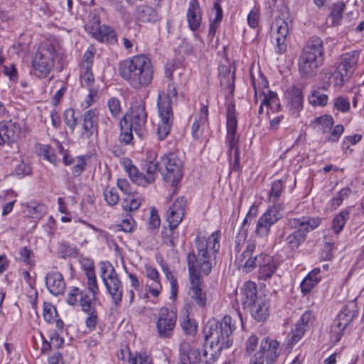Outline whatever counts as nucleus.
<instances>
[{
	"label": "nucleus",
	"mask_w": 364,
	"mask_h": 364,
	"mask_svg": "<svg viewBox=\"0 0 364 364\" xmlns=\"http://www.w3.org/2000/svg\"><path fill=\"white\" fill-rule=\"evenodd\" d=\"M235 322L229 315H225L221 321L208 322L204 329L205 341L209 343L208 348L201 351L195 343L183 341L179 346L178 364H214L223 348L232 346V332L235 331Z\"/></svg>",
	"instance_id": "obj_1"
},
{
	"label": "nucleus",
	"mask_w": 364,
	"mask_h": 364,
	"mask_svg": "<svg viewBox=\"0 0 364 364\" xmlns=\"http://www.w3.org/2000/svg\"><path fill=\"white\" fill-rule=\"evenodd\" d=\"M221 232L216 230L210 235L198 233L195 240L196 250L187 255L190 287L188 295L196 304L202 309L207 306L206 293L201 289L200 274L208 275L215 264L216 255L220 250Z\"/></svg>",
	"instance_id": "obj_2"
},
{
	"label": "nucleus",
	"mask_w": 364,
	"mask_h": 364,
	"mask_svg": "<svg viewBox=\"0 0 364 364\" xmlns=\"http://www.w3.org/2000/svg\"><path fill=\"white\" fill-rule=\"evenodd\" d=\"M119 76L133 88L147 87L152 81L154 68L145 55H136L119 63Z\"/></svg>",
	"instance_id": "obj_3"
},
{
	"label": "nucleus",
	"mask_w": 364,
	"mask_h": 364,
	"mask_svg": "<svg viewBox=\"0 0 364 364\" xmlns=\"http://www.w3.org/2000/svg\"><path fill=\"white\" fill-rule=\"evenodd\" d=\"M255 247L254 242H248L245 250L237 257V259L239 264L243 267L244 271L247 272H251L254 268L258 267V278L265 281L272 277L277 268V263L272 256L267 254H260L252 257Z\"/></svg>",
	"instance_id": "obj_4"
},
{
	"label": "nucleus",
	"mask_w": 364,
	"mask_h": 364,
	"mask_svg": "<svg viewBox=\"0 0 364 364\" xmlns=\"http://www.w3.org/2000/svg\"><path fill=\"white\" fill-rule=\"evenodd\" d=\"M323 60V41L317 36L310 38L299 58L298 66L300 75L302 77L314 75Z\"/></svg>",
	"instance_id": "obj_5"
},
{
	"label": "nucleus",
	"mask_w": 364,
	"mask_h": 364,
	"mask_svg": "<svg viewBox=\"0 0 364 364\" xmlns=\"http://www.w3.org/2000/svg\"><path fill=\"white\" fill-rule=\"evenodd\" d=\"M322 222L318 217L303 216L288 219L287 227L294 231L286 237V245L291 251L296 250L303 244L307 237V234L318 228Z\"/></svg>",
	"instance_id": "obj_6"
},
{
	"label": "nucleus",
	"mask_w": 364,
	"mask_h": 364,
	"mask_svg": "<svg viewBox=\"0 0 364 364\" xmlns=\"http://www.w3.org/2000/svg\"><path fill=\"white\" fill-rule=\"evenodd\" d=\"M178 92L173 84L168 85L167 92L158 95L157 107L159 117L157 135L160 140H164L170 133L173 122L171 107V97H177Z\"/></svg>",
	"instance_id": "obj_7"
},
{
	"label": "nucleus",
	"mask_w": 364,
	"mask_h": 364,
	"mask_svg": "<svg viewBox=\"0 0 364 364\" xmlns=\"http://www.w3.org/2000/svg\"><path fill=\"white\" fill-rule=\"evenodd\" d=\"M241 301L244 308L250 310L252 316L257 321H265L269 316V304L262 296H257V286L252 282L245 283L242 290Z\"/></svg>",
	"instance_id": "obj_8"
},
{
	"label": "nucleus",
	"mask_w": 364,
	"mask_h": 364,
	"mask_svg": "<svg viewBox=\"0 0 364 364\" xmlns=\"http://www.w3.org/2000/svg\"><path fill=\"white\" fill-rule=\"evenodd\" d=\"M156 156L154 152H150L147 160L141 164L143 172H140L130 160L126 159L123 162L124 171L133 183L138 186H146L156 180L159 170V162L155 159Z\"/></svg>",
	"instance_id": "obj_9"
},
{
	"label": "nucleus",
	"mask_w": 364,
	"mask_h": 364,
	"mask_svg": "<svg viewBox=\"0 0 364 364\" xmlns=\"http://www.w3.org/2000/svg\"><path fill=\"white\" fill-rule=\"evenodd\" d=\"M227 141L228 143V159L230 168L233 171H239L240 151L238 149L239 136L236 134L237 121L234 102H229L227 106Z\"/></svg>",
	"instance_id": "obj_10"
},
{
	"label": "nucleus",
	"mask_w": 364,
	"mask_h": 364,
	"mask_svg": "<svg viewBox=\"0 0 364 364\" xmlns=\"http://www.w3.org/2000/svg\"><path fill=\"white\" fill-rule=\"evenodd\" d=\"M100 276L110 296L112 303L119 306L123 296V285L112 264L109 262H101L100 264Z\"/></svg>",
	"instance_id": "obj_11"
},
{
	"label": "nucleus",
	"mask_w": 364,
	"mask_h": 364,
	"mask_svg": "<svg viewBox=\"0 0 364 364\" xmlns=\"http://www.w3.org/2000/svg\"><path fill=\"white\" fill-rule=\"evenodd\" d=\"M55 54V48L52 44H41L32 61V73L39 78L46 77L54 66Z\"/></svg>",
	"instance_id": "obj_12"
},
{
	"label": "nucleus",
	"mask_w": 364,
	"mask_h": 364,
	"mask_svg": "<svg viewBox=\"0 0 364 364\" xmlns=\"http://www.w3.org/2000/svg\"><path fill=\"white\" fill-rule=\"evenodd\" d=\"M283 210L282 204L270 206L259 218L256 225V235L260 237L267 236L271 227L283 217Z\"/></svg>",
	"instance_id": "obj_13"
},
{
	"label": "nucleus",
	"mask_w": 364,
	"mask_h": 364,
	"mask_svg": "<svg viewBox=\"0 0 364 364\" xmlns=\"http://www.w3.org/2000/svg\"><path fill=\"white\" fill-rule=\"evenodd\" d=\"M164 170L161 171L164 179L174 186L183 176L182 162L175 153H169L161 158Z\"/></svg>",
	"instance_id": "obj_14"
},
{
	"label": "nucleus",
	"mask_w": 364,
	"mask_h": 364,
	"mask_svg": "<svg viewBox=\"0 0 364 364\" xmlns=\"http://www.w3.org/2000/svg\"><path fill=\"white\" fill-rule=\"evenodd\" d=\"M291 27V20L279 18L274 21L272 26V40L277 54H283L287 50V38Z\"/></svg>",
	"instance_id": "obj_15"
},
{
	"label": "nucleus",
	"mask_w": 364,
	"mask_h": 364,
	"mask_svg": "<svg viewBox=\"0 0 364 364\" xmlns=\"http://www.w3.org/2000/svg\"><path fill=\"white\" fill-rule=\"evenodd\" d=\"M279 343L276 340L264 338L260 343L259 350L251 358L250 364H263L264 358L267 364L274 363L279 355Z\"/></svg>",
	"instance_id": "obj_16"
},
{
	"label": "nucleus",
	"mask_w": 364,
	"mask_h": 364,
	"mask_svg": "<svg viewBox=\"0 0 364 364\" xmlns=\"http://www.w3.org/2000/svg\"><path fill=\"white\" fill-rule=\"evenodd\" d=\"M99 112L97 109H90L85 111L78 123L79 140L87 141L92 136L98 134Z\"/></svg>",
	"instance_id": "obj_17"
},
{
	"label": "nucleus",
	"mask_w": 364,
	"mask_h": 364,
	"mask_svg": "<svg viewBox=\"0 0 364 364\" xmlns=\"http://www.w3.org/2000/svg\"><path fill=\"white\" fill-rule=\"evenodd\" d=\"M177 321V312L173 309L162 307L158 314L156 328L160 338H169L173 331Z\"/></svg>",
	"instance_id": "obj_18"
},
{
	"label": "nucleus",
	"mask_w": 364,
	"mask_h": 364,
	"mask_svg": "<svg viewBox=\"0 0 364 364\" xmlns=\"http://www.w3.org/2000/svg\"><path fill=\"white\" fill-rule=\"evenodd\" d=\"M85 29L93 38L98 41L109 44H115L117 38L115 31L109 26L100 25L99 18H93L92 21L85 26Z\"/></svg>",
	"instance_id": "obj_19"
},
{
	"label": "nucleus",
	"mask_w": 364,
	"mask_h": 364,
	"mask_svg": "<svg viewBox=\"0 0 364 364\" xmlns=\"http://www.w3.org/2000/svg\"><path fill=\"white\" fill-rule=\"evenodd\" d=\"M126 118L128 126L132 128L137 135L141 136L147 118L144 102H141L134 105L132 107L130 114H127L122 120H125Z\"/></svg>",
	"instance_id": "obj_20"
},
{
	"label": "nucleus",
	"mask_w": 364,
	"mask_h": 364,
	"mask_svg": "<svg viewBox=\"0 0 364 364\" xmlns=\"http://www.w3.org/2000/svg\"><path fill=\"white\" fill-rule=\"evenodd\" d=\"M186 207V199L184 197L178 198L169 207L166 213V220L171 229L177 228L183 220Z\"/></svg>",
	"instance_id": "obj_21"
},
{
	"label": "nucleus",
	"mask_w": 364,
	"mask_h": 364,
	"mask_svg": "<svg viewBox=\"0 0 364 364\" xmlns=\"http://www.w3.org/2000/svg\"><path fill=\"white\" fill-rule=\"evenodd\" d=\"M189 28L192 31L198 30L202 23V12L198 0H191L186 13Z\"/></svg>",
	"instance_id": "obj_22"
},
{
	"label": "nucleus",
	"mask_w": 364,
	"mask_h": 364,
	"mask_svg": "<svg viewBox=\"0 0 364 364\" xmlns=\"http://www.w3.org/2000/svg\"><path fill=\"white\" fill-rule=\"evenodd\" d=\"M46 284L50 293L55 296L63 294L66 287L63 275L53 271L46 274Z\"/></svg>",
	"instance_id": "obj_23"
},
{
	"label": "nucleus",
	"mask_w": 364,
	"mask_h": 364,
	"mask_svg": "<svg viewBox=\"0 0 364 364\" xmlns=\"http://www.w3.org/2000/svg\"><path fill=\"white\" fill-rule=\"evenodd\" d=\"M19 132V126L16 122H12L11 120L0 122V146L15 141Z\"/></svg>",
	"instance_id": "obj_24"
},
{
	"label": "nucleus",
	"mask_w": 364,
	"mask_h": 364,
	"mask_svg": "<svg viewBox=\"0 0 364 364\" xmlns=\"http://www.w3.org/2000/svg\"><path fill=\"white\" fill-rule=\"evenodd\" d=\"M134 16L137 21L143 23L156 22L159 19V15L155 9L146 4L136 6Z\"/></svg>",
	"instance_id": "obj_25"
},
{
	"label": "nucleus",
	"mask_w": 364,
	"mask_h": 364,
	"mask_svg": "<svg viewBox=\"0 0 364 364\" xmlns=\"http://www.w3.org/2000/svg\"><path fill=\"white\" fill-rule=\"evenodd\" d=\"M288 95L290 100V111L293 114L299 116V112L303 109V92L300 88L292 86L289 88Z\"/></svg>",
	"instance_id": "obj_26"
},
{
	"label": "nucleus",
	"mask_w": 364,
	"mask_h": 364,
	"mask_svg": "<svg viewBox=\"0 0 364 364\" xmlns=\"http://www.w3.org/2000/svg\"><path fill=\"white\" fill-rule=\"evenodd\" d=\"M359 52L353 50L343 54V70L345 74H343V81L344 77L349 79L357 68Z\"/></svg>",
	"instance_id": "obj_27"
},
{
	"label": "nucleus",
	"mask_w": 364,
	"mask_h": 364,
	"mask_svg": "<svg viewBox=\"0 0 364 364\" xmlns=\"http://www.w3.org/2000/svg\"><path fill=\"white\" fill-rule=\"evenodd\" d=\"M208 107L207 105L201 104L199 114L195 119L192 125L191 134L195 139H199L203 131V127L208 122Z\"/></svg>",
	"instance_id": "obj_28"
},
{
	"label": "nucleus",
	"mask_w": 364,
	"mask_h": 364,
	"mask_svg": "<svg viewBox=\"0 0 364 364\" xmlns=\"http://www.w3.org/2000/svg\"><path fill=\"white\" fill-rule=\"evenodd\" d=\"M212 15L214 16L210 17L208 29V38L210 40L213 39L223 17V12L218 1H215L213 4Z\"/></svg>",
	"instance_id": "obj_29"
},
{
	"label": "nucleus",
	"mask_w": 364,
	"mask_h": 364,
	"mask_svg": "<svg viewBox=\"0 0 364 364\" xmlns=\"http://www.w3.org/2000/svg\"><path fill=\"white\" fill-rule=\"evenodd\" d=\"M320 269L318 268H314L302 280L300 287L303 294H309L318 283L320 280V277H318Z\"/></svg>",
	"instance_id": "obj_30"
},
{
	"label": "nucleus",
	"mask_w": 364,
	"mask_h": 364,
	"mask_svg": "<svg viewBox=\"0 0 364 364\" xmlns=\"http://www.w3.org/2000/svg\"><path fill=\"white\" fill-rule=\"evenodd\" d=\"M333 119L330 115H323L315 118L311 122V126L318 132L326 133L331 130Z\"/></svg>",
	"instance_id": "obj_31"
},
{
	"label": "nucleus",
	"mask_w": 364,
	"mask_h": 364,
	"mask_svg": "<svg viewBox=\"0 0 364 364\" xmlns=\"http://www.w3.org/2000/svg\"><path fill=\"white\" fill-rule=\"evenodd\" d=\"M307 100L313 107H324L327 105L328 96L323 93L319 87L314 86L311 87Z\"/></svg>",
	"instance_id": "obj_32"
},
{
	"label": "nucleus",
	"mask_w": 364,
	"mask_h": 364,
	"mask_svg": "<svg viewBox=\"0 0 364 364\" xmlns=\"http://www.w3.org/2000/svg\"><path fill=\"white\" fill-rule=\"evenodd\" d=\"M262 105L269 108L273 112H279L281 110L279 100L275 92H272L268 88H266V90L262 92Z\"/></svg>",
	"instance_id": "obj_33"
},
{
	"label": "nucleus",
	"mask_w": 364,
	"mask_h": 364,
	"mask_svg": "<svg viewBox=\"0 0 364 364\" xmlns=\"http://www.w3.org/2000/svg\"><path fill=\"white\" fill-rule=\"evenodd\" d=\"M142 198L137 192L128 194L122 200V208L127 213L136 210L141 205Z\"/></svg>",
	"instance_id": "obj_34"
},
{
	"label": "nucleus",
	"mask_w": 364,
	"mask_h": 364,
	"mask_svg": "<svg viewBox=\"0 0 364 364\" xmlns=\"http://www.w3.org/2000/svg\"><path fill=\"white\" fill-rule=\"evenodd\" d=\"M223 71L220 70L219 74L220 85L223 88L228 89L230 93L232 94L234 90L235 76L234 73H231L230 70L223 67Z\"/></svg>",
	"instance_id": "obj_35"
},
{
	"label": "nucleus",
	"mask_w": 364,
	"mask_h": 364,
	"mask_svg": "<svg viewBox=\"0 0 364 364\" xmlns=\"http://www.w3.org/2000/svg\"><path fill=\"white\" fill-rule=\"evenodd\" d=\"M284 190V185L282 180H275L272 182L271 188L268 193L269 200L273 205L278 204L277 201Z\"/></svg>",
	"instance_id": "obj_36"
},
{
	"label": "nucleus",
	"mask_w": 364,
	"mask_h": 364,
	"mask_svg": "<svg viewBox=\"0 0 364 364\" xmlns=\"http://www.w3.org/2000/svg\"><path fill=\"white\" fill-rule=\"evenodd\" d=\"M95 299L96 296L84 291L80 299V305L85 313L96 311L95 307Z\"/></svg>",
	"instance_id": "obj_37"
},
{
	"label": "nucleus",
	"mask_w": 364,
	"mask_h": 364,
	"mask_svg": "<svg viewBox=\"0 0 364 364\" xmlns=\"http://www.w3.org/2000/svg\"><path fill=\"white\" fill-rule=\"evenodd\" d=\"M121 134L119 136V142L124 145L129 144L133 139L132 132L134 129L128 126L127 118L125 120L120 121Z\"/></svg>",
	"instance_id": "obj_38"
},
{
	"label": "nucleus",
	"mask_w": 364,
	"mask_h": 364,
	"mask_svg": "<svg viewBox=\"0 0 364 364\" xmlns=\"http://www.w3.org/2000/svg\"><path fill=\"white\" fill-rule=\"evenodd\" d=\"M33 258L34 254L31 250L26 247H22L18 250V259L31 267L35 264Z\"/></svg>",
	"instance_id": "obj_39"
},
{
	"label": "nucleus",
	"mask_w": 364,
	"mask_h": 364,
	"mask_svg": "<svg viewBox=\"0 0 364 364\" xmlns=\"http://www.w3.org/2000/svg\"><path fill=\"white\" fill-rule=\"evenodd\" d=\"M104 198L109 205L114 206L117 205L119 199L117 188L114 187H107L104 190Z\"/></svg>",
	"instance_id": "obj_40"
},
{
	"label": "nucleus",
	"mask_w": 364,
	"mask_h": 364,
	"mask_svg": "<svg viewBox=\"0 0 364 364\" xmlns=\"http://www.w3.org/2000/svg\"><path fill=\"white\" fill-rule=\"evenodd\" d=\"M306 329L307 328L301 326V324L296 323L295 324L294 329L291 331V335H289L288 336V342L291 345L298 343L304 335Z\"/></svg>",
	"instance_id": "obj_41"
},
{
	"label": "nucleus",
	"mask_w": 364,
	"mask_h": 364,
	"mask_svg": "<svg viewBox=\"0 0 364 364\" xmlns=\"http://www.w3.org/2000/svg\"><path fill=\"white\" fill-rule=\"evenodd\" d=\"M330 9L329 19L331 21L332 25H340L341 21V3L337 2L332 4Z\"/></svg>",
	"instance_id": "obj_42"
},
{
	"label": "nucleus",
	"mask_w": 364,
	"mask_h": 364,
	"mask_svg": "<svg viewBox=\"0 0 364 364\" xmlns=\"http://www.w3.org/2000/svg\"><path fill=\"white\" fill-rule=\"evenodd\" d=\"M129 364H152V358L146 353H136L134 355L130 354L128 359Z\"/></svg>",
	"instance_id": "obj_43"
},
{
	"label": "nucleus",
	"mask_w": 364,
	"mask_h": 364,
	"mask_svg": "<svg viewBox=\"0 0 364 364\" xmlns=\"http://www.w3.org/2000/svg\"><path fill=\"white\" fill-rule=\"evenodd\" d=\"M356 297L352 299L345 306V309H343V314H344L346 318V326L349 322H350L353 318L355 317L356 314V304L355 302Z\"/></svg>",
	"instance_id": "obj_44"
},
{
	"label": "nucleus",
	"mask_w": 364,
	"mask_h": 364,
	"mask_svg": "<svg viewBox=\"0 0 364 364\" xmlns=\"http://www.w3.org/2000/svg\"><path fill=\"white\" fill-rule=\"evenodd\" d=\"M73 164L74 166L72 168V173L73 176L77 177L82 173V172L85 170V168L87 166L85 156H77V158H75V161Z\"/></svg>",
	"instance_id": "obj_45"
},
{
	"label": "nucleus",
	"mask_w": 364,
	"mask_h": 364,
	"mask_svg": "<svg viewBox=\"0 0 364 364\" xmlns=\"http://www.w3.org/2000/svg\"><path fill=\"white\" fill-rule=\"evenodd\" d=\"M28 211L32 218H41L46 213V207L41 203H31Z\"/></svg>",
	"instance_id": "obj_46"
},
{
	"label": "nucleus",
	"mask_w": 364,
	"mask_h": 364,
	"mask_svg": "<svg viewBox=\"0 0 364 364\" xmlns=\"http://www.w3.org/2000/svg\"><path fill=\"white\" fill-rule=\"evenodd\" d=\"M63 116L65 124L73 131L77 124V119L75 117V110L73 109H66Z\"/></svg>",
	"instance_id": "obj_47"
},
{
	"label": "nucleus",
	"mask_w": 364,
	"mask_h": 364,
	"mask_svg": "<svg viewBox=\"0 0 364 364\" xmlns=\"http://www.w3.org/2000/svg\"><path fill=\"white\" fill-rule=\"evenodd\" d=\"M83 292L84 291H81L80 289L77 287H73L68 294L66 299L67 303L71 306H74L77 304L78 302L80 303V299Z\"/></svg>",
	"instance_id": "obj_48"
},
{
	"label": "nucleus",
	"mask_w": 364,
	"mask_h": 364,
	"mask_svg": "<svg viewBox=\"0 0 364 364\" xmlns=\"http://www.w3.org/2000/svg\"><path fill=\"white\" fill-rule=\"evenodd\" d=\"M109 110L113 117H117L121 113L120 101L117 97H111L107 102Z\"/></svg>",
	"instance_id": "obj_49"
},
{
	"label": "nucleus",
	"mask_w": 364,
	"mask_h": 364,
	"mask_svg": "<svg viewBox=\"0 0 364 364\" xmlns=\"http://www.w3.org/2000/svg\"><path fill=\"white\" fill-rule=\"evenodd\" d=\"M43 315L46 321L48 323L53 322L57 316V311L55 307L49 304H45Z\"/></svg>",
	"instance_id": "obj_50"
},
{
	"label": "nucleus",
	"mask_w": 364,
	"mask_h": 364,
	"mask_svg": "<svg viewBox=\"0 0 364 364\" xmlns=\"http://www.w3.org/2000/svg\"><path fill=\"white\" fill-rule=\"evenodd\" d=\"M161 224L160 218L155 209L150 211V217L148 222V229L154 231L159 228Z\"/></svg>",
	"instance_id": "obj_51"
},
{
	"label": "nucleus",
	"mask_w": 364,
	"mask_h": 364,
	"mask_svg": "<svg viewBox=\"0 0 364 364\" xmlns=\"http://www.w3.org/2000/svg\"><path fill=\"white\" fill-rule=\"evenodd\" d=\"M176 229V228L171 229L169 227V235L163 237L164 243L172 247H175L178 243V232L175 230Z\"/></svg>",
	"instance_id": "obj_52"
},
{
	"label": "nucleus",
	"mask_w": 364,
	"mask_h": 364,
	"mask_svg": "<svg viewBox=\"0 0 364 364\" xmlns=\"http://www.w3.org/2000/svg\"><path fill=\"white\" fill-rule=\"evenodd\" d=\"M80 78L82 84H85L87 86H91L94 82L92 67H88L87 69L82 68Z\"/></svg>",
	"instance_id": "obj_53"
},
{
	"label": "nucleus",
	"mask_w": 364,
	"mask_h": 364,
	"mask_svg": "<svg viewBox=\"0 0 364 364\" xmlns=\"http://www.w3.org/2000/svg\"><path fill=\"white\" fill-rule=\"evenodd\" d=\"M362 139V135L356 134L353 136H346L343 140V149L350 150L351 152L352 149H350V144L354 145L359 142Z\"/></svg>",
	"instance_id": "obj_54"
},
{
	"label": "nucleus",
	"mask_w": 364,
	"mask_h": 364,
	"mask_svg": "<svg viewBox=\"0 0 364 364\" xmlns=\"http://www.w3.org/2000/svg\"><path fill=\"white\" fill-rule=\"evenodd\" d=\"M94 55L95 52L93 48H89L85 51L82 63V69H87L88 67H92Z\"/></svg>",
	"instance_id": "obj_55"
},
{
	"label": "nucleus",
	"mask_w": 364,
	"mask_h": 364,
	"mask_svg": "<svg viewBox=\"0 0 364 364\" xmlns=\"http://www.w3.org/2000/svg\"><path fill=\"white\" fill-rule=\"evenodd\" d=\"M146 286L149 289V292L154 296H158L162 289L160 281H147Z\"/></svg>",
	"instance_id": "obj_56"
},
{
	"label": "nucleus",
	"mask_w": 364,
	"mask_h": 364,
	"mask_svg": "<svg viewBox=\"0 0 364 364\" xmlns=\"http://www.w3.org/2000/svg\"><path fill=\"white\" fill-rule=\"evenodd\" d=\"M135 225L134 219L129 216V218L122 220V223L117 225L120 230L125 232H131Z\"/></svg>",
	"instance_id": "obj_57"
},
{
	"label": "nucleus",
	"mask_w": 364,
	"mask_h": 364,
	"mask_svg": "<svg viewBox=\"0 0 364 364\" xmlns=\"http://www.w3.org/2000/svg\"><path fill=\"white\" fill-rule=\"evenodd\" d=\"M269 127L268 129L269 131L275 132L279 129V125L284 120V117L283 114H278L273 117L272 118H271V117L269 116Z\"/></svg>",
	"instance_id": "obj_58"
},
{
	"label": "nucleus",
	"mask_w": 364,
	"mask_h": 364,
	"mask_svg": "<svg viewBox=\"0 0 364 364\" xmlns=\"http://www.w3.org/2000/svg\"><path fill=\"white\" fill-rule=\"evenodd\" d=\"M42 153L45 159L51 164H56L58 161L57 156L49 146H44L42 149Z\"/></svg>",
	"instance_id": "obj_59"
},
{
	"label": "nucleus",
	"mask_w": 364,
	"mask_h": 364,
	"mask_svg": "<svg viewBox=\"0 0 364 364\" xmlns=\"http://www.w3.org/2000/svg\"><path fill=\"white\" fill-rule=\"evenodd\" d=\"M86 314H87L85 321L87 327L90 329H94L98 321L97 312L94 311Z\"/></svg>",
	"instance_id": "obj_60"
},
{
	"label": "nucleus",
	"mask_w": 364,
	"mask_h": 364,
	"mask_svg": "<svg viewBox=\"0 0 364 364\" xmlns=\"http://www.w3.org/2000/svg\"><path fill=\"white\" fill-rule=\"evenodd\" d=\"M258 338L255 335H252L246 341V352L250 355L257 348L258 344Z\"/></svg>",
	"instance_id": "obj_61"
},
{
	"label": "nucleus",
	"mask_w": 364,
	"mask_h": 364,
	"mask_svg": "<svg viewBox=\"0 0 364 364\" xmlns=\"http://www.w3.org/2000/svg\"><path fill=\"white\" fill-rule=\"evenodd\" d=\"M314 319V316L312 314L311 311H306L302 314L300 319L296 323L301 324V326L307 328L309 326V323L312 322Z\"/></svg>",
	"instance_id": "obj_62"
},
{
	"label": "nucleus",
	"mask_w": 364,
	"mask_h": 364,
	"mask_svg": "<svg viewBox=\"0 0 364 364\" xmlns=\"http://www.w3.org/2000/svg\"><path fill=\"white\" fill-rule=\"evenodd\" d=\"M145 272L148 281H160L159 273L156 268L151 266H146L145 267Z\"/></svg>",
	"instance_id": "obj_63"
},
{
	"label": "nucleus",
	"mask_w": 364,
	"mask_h": 364,
	"mask_svg": "<svg viewBox=\"0 0 364 364\" xmlns=\"http://www.w3.org/2000/svg\"><path fill=\"white\" fill-rule=\"evenodd\" d=\"M117 186L127 196H128V194H132L134 192V191H132V188H131L130 183L126 179H124V178L118 179L117 180Z\"/></svg>",
	"instance_id": "obj_64"
}]
</instances>
